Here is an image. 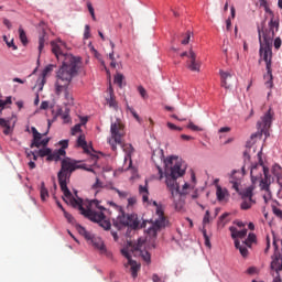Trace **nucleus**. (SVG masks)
<instances>
[{
    "label": "nucleus",
    "instance_id": "nucleus-1",
    "mask_svg": "<svg viewBox=\"0 0 282 282\" xmlns=\"http://www.w3.org/2000/svg\"><path fill=\"white\" fill-rule=\"evenodd\" d=\"M78 169H82V166L78 164V161L72 160L69 158L62 160V167L57 173V180L59 183L61 191L62 193H64V197L68 199L73 208H78L80 215H84V217H86L87 219H95V217H97L94 213V209L106 210L107 213H109V209L100 205V200L98 199L89 200L87 208H85L83 207V199L74 198L72 192L67 187V182H69V177H72L74 171H78Z\"/></svg>",
    "mask_w": 282,
    "mask_h": 282
},
{
    "label": "nucleus",
    "instance_id": "nucleus-2",
    "mask_svg": "<svg viewBox=\"0 0 282 282\" xmlns=\"http://www.w3.org/2000/svg\"><path fill=\"white\" fill-rule=\"evenodd\" d=\"M279 32V20L272 18L265 28V22L258 26V37L260 43L259 56L265 63L267 74L264 75V85L267 89L274 87V76L272 75V41H274V33Z\"/></svg>",
    "mask_w": 282,
    "mask_h": 282
},
{
    "label": "nucleus",
    "instance_id": "nucleus-3",
    "mask_svg": "<svg viewBox=\"0 0 282 282\" xmlns=\"http://www.w3.org/2000/svg\"><path fill=\"white\" fill-rule=\"evenodd\" d=\"M80 67H83L80 57L67 56L64 66H61L56 73L55 94L61 96V93L64 91L66 105L69 107H74V95L69 90V85L75 76H78Z\"/></svg>",
    "mask_w": 282,
    "mask_h": 282
},
{
    "label": "nucleus",
    "instance_id": "nucleus-4",
    "mask_svg": "<svg viewBox=\"0 0 282 282\" xmlns=\"http://www.w3.org/2000/svg\"><path fill=\"white\" fill-rule=\"evenodd\" d=\"M186 173V166L177 156H170L165 161V184L171 193V199L175 200V196L180 195V183L177 178Z\"/></svg>",
    "mask_w": 282,
    "mask_h": 282
},
{
    "label": "nucleus",
    "instance_id": "nucleus-5",
    "mask_svg": "<svg viewBox=\"0 0 282 282\" xmlns=\"http://www.w3.org/2000/svg\"><path fill=\"white\" fill-rule=\"evenodd\" d=\"M263 152H258V163L251 165L250 175L252 184H259L260 189L270 195V185L272 184V176L270 169L263 165Z\"/></svg>",
    "mask_w": 282,
    "mask_h": 282
},
{
    "label": "nucleus",
    "instance_id": "nucleus-6",
    "mask_svg": "<svg viewBox=\"0 0 282 282\" xmlns=\"http://www.w3.org/2000/svg\"><path fill=\"white\" fill-rule=\"evenodd\" d=\"M142 248H144V239L139 238L135 243L130 242V252L127 249L121 250V254L128 260L126 268L130 267V272L133 279L138 276V272L140 270V264L131 259V254H133V252H140L143 261H145V263H151V253H149V251L142 250Z\"/></svg>",
    "mask_w": 282,
    "mask_h": 282
},
{
    "label": "nucleus",
    "instance_id": "nucleus-7",
    "mask_svg": "<svg viewBox=\"0 0 282 282\" xmlns=\"http://www.w3.org/2000/svg\"><path fill=\"white\" fill-rule=\"evenodd\" d=\"M109 206L115 208L119 215L117 218L112 219V226L113 228H117V230H123V228H132V230H135L140 226V220L138 219V215L135 214H126L124 209H122L121 206H118L113 202L108 203Z\"/></svg>",
    "mask_w": 282,
    "mask_h": 282
},
{
    "label": "nucleus",
    "instance_id": "nucleus-8",
    "mask_svg": "<svg viewBox=\"0 0 282 282\" xmlns=\"http://www.w3.org/2000/svg\"><path fill=\"white\" fill-rule=\"evenodd\" d=\"M153 206H155L156 209L152 226L148 228L149 237H158V234L169 226V218L164 215V206L159 205L155 200L153 202Z\"/></svg>",
    "mask_w": 282,
    "mask_h": 282
},
{
    "label": "nucleus",
    "instance_id": "nucleus-9",
    "mask_svg": "<svg viewBox=\"0 0 282 282\" xmlns=\"http://www.w3.org/2000/svg\"><path fill=\"white\" fill-rule=\"evenodd\" d=\"M124 124L120 119H117L110 126V138H108V143L112 151H117L118 144H122V138H124Z\"/></svg>",
    "mask_w": 282,
    "mask_h": 282
},
{
    "label": "nucleus",
    "instance_id": "nucleus-10",
    "mask_svg": "<svg viewBox=\"0 0 282 282\" xmlns=\"http://www.w3.org/2000/svg\"><path fill=\"white\" fill-rule=\"evenodd\" d=\"M273 116L274 112H272V109H269L268 112L262 117L261 121H258L257 126L259 132L251 134V140H254V138H261L263 134L265 138H269Z\"/></svg>",
    "mask_w": 282,
    "mask_h": 282
},
{
    "label": "nucleus",
    "instance_id": "nucleus-11",
    "mask_svg": "<svg viewBox=\"0 0 282 282\" xmlns=\"http://www.w3.org/2000/svg\"><path fill=\"white\" fill-rule=\"evenodd\" d=\"M107 210H100V213L97 212V209H93V213L96 215L95 218H88L90 221H94L95 224H99L104 230H111V223L107 219L108 217H111V209Z\"/></svg>",
    "mask_w": 282,
    "mask_h": 282
},
{
    "label": "nucleus",
    "instance_id": "nucleus-12",
    "mask_svg": "<svg viewBox=\"0 0 282 282\" xmlns=\"http://www.w3.org/2000/svg\"><path fill=\"white\" fill-rule=\"evenodd\" d=\"M186 67L189 72L199 73L202 69V61L197 58V53H195L193 48H189L188 51Z\"/></svg>",
    "mask_w": 282,
    "mask_h": 282
},
{
    "label": "nucleus",
    "instance_id": "nucleus-13",
    "mask_svg": "<svg viewBox=\"0 0 282 282\" xmlns=\"http://www.w3.org/2000/svg\"><path fill=\"white\" fill-rule=\"evenodd\" d=\"M61 45H65V43H63L61 40L51 42L52 53L56 56L57 61H63L62 67H64L65 61H67V56H70L72 58L76 57L72 54H63Z\"/></svg>",
    "mask_w": 282,
    "mask_h": 282
},
{
    "label": "nucleus",
    "instance_id": "nucleus-14",
    "mask_svg": "<svg viewBox=\"0 0 282 282\" xmlns=\"http://www.w3.org/2000/svg\"><path fill=\"white\" fill-rule=\"evenodd\" d=\"M31 131L33 133V140L31 142V149H34V147L36 149H41V147H45L46 144H50V138L43 139V135H47V133L42 134L34 127L31 128Z\"/></svg>",
    "mask_w": 282,
    "mask_h": 282
},
{
    "label": "nucleus",
    "instance_id": "nucleus-15",
    "mask_svg": "<svg viewBox=\"0 0 282 282\" xmlns=\"http://www.w3.org/2000/svg\"><path fill=\"white\" fill-rule=\"evenodd\" d=\"M169 159H164V151L163 150H155L153 153H152V161L154 162L159 173H160V177L162 180V167H160V165L158 164V162H163L164 166H166V161Z\"/></svg>",
    "mask_w": 282,
    "mask_h": 282
},
{
    "label": "nucleus",
    "instance_id": "nucleus-16",
    "mask_svg": "<svg viewBox=\"0 0 282 282\" xmlns=\"http://www.w3.org/2000/svg\"><path fill=\"white\" fill-rule=\"evenodd\" d=\"M272 270H275L273 282H282V258L271 262Z\"/></svg>",
    "mask_w": 282,
    "mask_h": 282
},
{
    "label": "nucleus",
    "instance_id": "nucleus-17",
    "mask_svg": "<svg viewBox=\"0 0 282 282\" xmlns=\"http://www.w3.org/2000/svg\"><path fill=\"white\" fill-rule=\"evenodd\" d=\"M220 77H221V87H225V89H230V87H232V83H235V78L232 77V74L220 70Z\"/></svg>",
    "mask_w": 282,
    "mask_h": 282
},
{
    "label": "nucleus",
    "instance_id": "nucleus-18",
    "mask_svg": "<svg viewBox=\"0 0 282 282\" xmlns=\"http://www.w3.org/2000/svg\"><path fill=\"white\" fill-rule=\"evenodd\" d=\"M229 231L231 232V239L235 241H239V239H243L246 235H248V229L238 230L237 227H229Z\"/></svg>",
    "mask_w": 282,
    "mask_h": 282
},
{
    "label": "nucleus",
    "instance_id": "nucleus-19",
    "mask_svg": "<svg viewBox=\"0 0 282 282\" xmlns=\"http://www.w3.org/2000/svg\"><path fill=\"white\" fill-rule=\"evenodd\" d=\"M108 93H109V97L106 98L107 105H109V107H112L113 109H117L118 101H116V95H113V88L111 86H109Z\"/></svg>",
    "mask_w": 282,
    "mask_h": 282
},
{
    "label": "nucleus",
    "instance_id": "nucleus-20",
    "mask_svg": "<svg viewBox=\"0 0 282 282\" xmlns=\"http://www.w3.org/2000/svg\"><path fill=\"white\" fill-rule=\"evenodd\" d=\"M216 197L218 202H226V198L228 197V189L221 188V186L216 187Z\"/></svg>",
    "mask_w": 282,
    "mask_h": 282
},
{
    "label": "nucleus",
    "instance_id": "nucleus-21",
    "mask_svg": "<svg viewBox=\"0 0 282 282\" xmlns=\"http://www.w3.org/2000/svg\"><path fill=\"white\" fill-rule=\"evenodd\" d=\"M235 248H237V250H239L241 257H243L246 259V257H248L249 252H248V246H246V243L239 241V240H235Z\"/></svg>",
    "mask_w": 282,
    "mask_h": 282
},
{
    "label": "nucleus",
    "instance_id": "nucleus-22",
    "mask_svg": "<svg viewBox=\"0 0 282 282\" xmlns=\"http://www.w3.org/2000/svg\"><path fill=\"white\" fill-rule=\"evenodd\" d=\"M271 173H272V175H274V177H276L278 184H281V181H282V167H281V165L274 164L271 169Z\"/></svg>",
    "mask_w": 282,
    "mask_h": 282
},
{
    "label": "nucleus",
    "instance_id": "nucleus-23",
    "mask_svg": "<svg viewBox=\"0 0 282 282\" xmlns=\"http://www.w3.org/2000/svg\"><path fill=\"white\" fill-rule=\"evenodd\" d=\"M47 42V33L45 31L39 36V54H43V50L45 47V43Z\"/></svg>",
    "mask_w": 282,
    "mask_h": 282
},
{
    "label": "nucleus",
    "instance_id": "nucleus-24",
    "mask_svg": "<svg viewBox=\"0 0 282 282\" xmlns=\"http://www.w3.org/2000/svg\"><path fill=\"white\" fill-rule=\"evenodd\" d=\"M77 147H80L85 153H90L89 145H87V140H85V134H80L78 137Z\"/></svg>",
    "mask_w": 282,
    "mask_h": 282
},
{
    "label": "nucleus",
    "instance_id": "nucleus-25",
    "mask_svg": "<svg viewBox=\"0 0 282 282\" xmlns=\"http://www.w3.org/2000/svg\"><path fill=\"white\" fill-rule=\"evenodd\" d=\"M93 246L101 253L107 252V248H105V242L100 238L93 239Z\"/></svg>",
    "mask_w": 282,
    "mask_h": 282
},
{
    "label": "nucleus",
    "instance_id": "nucleus-26",
    "mask_svg": "<svg viewBox=\"0 0 282 282\" xmlns=\"http://www.w3.org/2000/svg\"><path fill=\"white\" fill-rule=\"evenodd\" d=\"M254 187L249 186L245 191L239 192V195H241V199H252Z\"/></svg>",
    "mask_w": 282,
    "mask_h": 282
},
{
    "label": "nucleus",
    "instance_id": "nucleus-27",
    "mask_svg": "<svg viewBox=\"0 0 282 282\" xmlns=\"http://www.w3.org/2000/svg\"><path fill=\"white\" fill-rule=\"evenodd\" d=\"M139 193L142 195L143 204H149V187L140 185Z\"/></svg>",
    "mask_w": 282,
    "mask_h": 282
},
{
    "label": "nucleus",
    "instance_id": "nucleus-28",
    "mask_svg": "<svg viewBox=\"0 0 282 282\" xmlns=\"http://www.w3.org/2000/svg\"><path fill=\"white\" fill-rule=\"evenodd\" d=\"M256 204L254 199L252 198H242V203L240 205L241 210H250L252 205Z\"/></svg>",
    "mask_w": 282,
    "mask_h": 282
},
{
    "label": "nucleus",
    "instance_id": "nucleus-29",
    "mask_svg": "<svg viewBox=\"0 0 282 282\" xmlns=\"http://www.w3.org/2000/svg\"><path fill=\"white\" fill-rule=\"evenodd\" d=\"M235 175H237V171H232L229 182L231 183V188H234V191H236V193H240L239 192V180H237L235 177Z\"/></svg>",
    "mask_w": 282,
    "mask_h": 282
},
{
    "label": "nucleus",
    "instance_id": "nucleus-30",
    "mask_svg": "<svg viewBox=\"0 0 282 282\" xmlns=\"http://www.w3.org/2000/svg\"><path fill=\"white\" fill-rule=\"evenodd\" d=\"M0 127H2L4 135H10V120L0 118Z\"/></svg>",
    "mask_w": 282,
    "mask_h": 282
},
{
    "label": "nucleus",
    "instance_id": "nucleus-31",
    "mask_svg": "<svg viewBox=\"0 0 282 282\" xmlns=\"http://www.w3.org/2000/svg\"><path fill=\"white\" fill-rule=\"evenodd\" d=\"M242 243H245L247 248H252V243H257V235L250 232L248 238Z\"/></svg>",
    "mask_w": 282,
    "mask_h": 282
},
{
    "label": "nucleus",
    "instance_id": "nucleus-32",
    "mask_svg": "<svg viewBox=\"0 0 282 282\" xmlns=\"http://www.w3.org/2000/svg\"><path fill=\"white\" fill-rule=\"evenodd\" d=\"M119 147L122 148L123 151H124V153L127 154L126 160H127V158L130 159V158H131V154L133 153V145H131V144H129V143L123 144V143L121 142V144H119Z\"/></svg>",
    "mask_w": 282,
    "mask_h": 282
},
{
    "label": "nucleus",
    "instance_id": "nucleus-33",
    "mask_svg": "<svg viewBox=\"0 0 282 282\" xmlns=\"http://www.w3.org/2000/svg\"><path fill=\"white\" fill-rule=\"evenodd\" d=\"M40 195H41L42 202H45L47 199V197H50V192L45 187V183L44 182L41 183Z\"/></svg>",
    "mask_w": 282,
    "mask_h": 282
},
{
    "label": "nucleus",
    "instance_id": "nucleus-34",
    "mask_svg": "<svg viewBox=\"0 0 282 282\" xmlns=\"http://www.w3.org/2000/svg\"><path fill=\"white\" fill-rule=\"evenodd\" d=\"M54 70V65H47L43 72H42V85H45V78L47 77V74H51V72Z\"/></svg>",
    "mask_w": 282,
    "mask_h": 282
},
{
    "label": "nucleus",
    "instance_id": "nucleus-35",
    "mask_svg": "<svg viewBox=\"0 0 282 282\" xmlns=\"http://www.w3.org/2000/svg\"><path fill=\"white\" fill-rule=\"evenodd\" d=\"M52 153V149L50 148H43L37 150V155L40 158H50V154Z\"/></svg>",
    "mask_w": 282,
    "mask_h": 282
},
{
    "label": "nucleus",
    "instance_id": "nucleus-36",
    "mask_svg": "<svg viewBox=\"0 0 282 282\" xmlns=\"http://www.w3.org/2000/svg\"><path fill=\"white\" fill-rule=\"evenodd\" d=\"M124 80V75L118 73L115 75V84L118 85V87H122V82Z\"/></svg>",
    "mask_w": 282,
    "mask_h": 282
},
{
    "label": "nucleus",
    "instance_id": "nucleus-37",
    "mask_svg": "<svg viewBox=\"0 0 282 282\" xmlns=\"http://www.w3.org/2000/svg\"><path fill=\"white\" fill-rule=\"evenodd\" d=\"M19 36H20L21 43L25 45V43H28V35L25 34V31L23 30V28L19 29Z\"/></svg>",
    "mask_w": 282,
    "mask_h": 282
},
{
    "label": "nucleus",
    "instance_id": "nucleus-38",
    "mask_svg": "<svg viewBox=\"0 0 282 282\" xmlns=\"http://www.w3.org/2000/svg\"><path fill=\"white\" fill-rule=\"evenodd\" d=\"M229 215H230L229 213L223 214L218 219V226H221V228H224V226L228 224V221H226V218L229 217Z\"/></svg>",
    "mask_w": 282,
    "mask_h": 282
},
{
    "label": "nucleus",
    "instance_id": "nucleus-39",
    "mask_svg": "<svg viewBox=\"0 0 282 282\" xmlns=\"http://www.w3.org/2000/svg\"><path fill=\"white\" fill-rule=\"evenodd\" d=\"M58 160H61V156L56 152L52 153V150H51V153H50L48 158H46V161L47 162H58Z\"/></svg>",
    "mask_w": 282,
    "mask_h": 282
},
{
    "label": "nucleus",
    "instance_id": "nucleus-40",
    "mask_svg": "<svg viewBox=\"0 0 282 282\" xmlns=\"http://www.w3.org/2000/svg\"><path fill=\"white\" fill-rule=\"evenodd\" d=\"M191 31H187L185 34H183V40L181 41L182 45H188L191 41Z\"/></svg>",
    "mask_w": 282,
    "mask_h": 282
},
{
    "label": "nucleus",
    "instance_id": "nucleus-41",
    "mask_svg": "<svg viewBox=\"0 0 282 282\" xmlns=\"http://www.w3.org/2000/svg\"><path fill=\"white\" fill-rule=\"evenodd\" d=\"M87 9L89 14L91 15L93 21H96V12L94 10V6L91 4V2H87Z\"/></svg>",
    "mask_w": 282,
    "mask_h": 282
},
{
    "label": "nucleus",
    "instance_id": "nucleus-42",
    "mask_svg": "<svg viewBox=\"0 0 282 282\" xmlns=\"http://www.w3.org/2000/svg\"><path fill=\"white\" fill-rule=\"evenodd\" d=\"M3 41L7 43L8 47H12V50L17 51L19 47H17V45H14V40H11L10 42H8V36L3 35Z\"/></svg>",
    "mask_w": 282,
    "mask_h": 282
},
{
    "label": "nucleus",
    "instance_id": "nucleus-43",
    "mask_svg": "<svg viewBox=\"0 0 282 282\" xmlns=\"http://www.w3.org/2000/svg\"><path fill=\"white\" fill-rule=\"evenodd\" d=\"M138 91L141 98H143V100H147V98H149V95L147 94V89H144L142 86L138 87Z\"/></svg>",
    "mask_w": 282,
    "mask_h": 282
},
{
    "label": "nucleus",
    "instance_id": "nucleus-44",
    "mask_svg": "<svg viewBox=\"0 0 282 282\" xmlns=\"http://www.w3.org/2000/svg\"><path fill=\"white\" fill-rule=\"evenodd\" d=\"M167 129H170L171 131H184L182 127H177L172 122H167Z\"/></svg>",
    "mask_w": 282,
    "mask_h": 282
},
{
    "label": "nucleus",
    "instance_id": "nucleus-45",
    "mask_svg": "<svg viewBox=\"0 0 282 282\" xmlns=\"http://www.w3.org/2000/svg\"><path fill=\"white\" fill-rule=\"evenodd\" d=\"M272 213L275 215V217L282 219V210L274 205L272 206Z\"/></svg>",
    "mask_w": 282,
    "mask_h": 282
},
{
    "label": "nucleus",
    "instance_id": "nucleus-46",
    "mask_svg": "<svg viewBox=\"0 0 282 282\" xmlns=\"http://www.w3.org/2000/svg\"><path fill=\"white\" fill-rule=\"evenodd\" d=\"M206 224H210V210H206L203 218V226H206Z\"/></svg>",
    "mask_w": 282,
    "mask_h": 282
},
{
    "label": "nucleus",
    "instance_id": "nucleus-47",
    "mask_svg": "<svg viewBox=\"0 0 282 282\" xmlns=\"http://www.w3.org/2000/svg\"><path fill=\"white\" fill-rule=\"evenodd\" d=\"M64 217L67 219L68 224H74V216L72 214L67 213V210L63 209Z\"/></svg>",
    "mask_w": 282,
    "mask_h": 282
},
{
    "label": "nucleus",
    "instance_id": "nucleus-48",
    "mask_svg": "<svg viewBox=\"0 0 282 282\" xmlns=\"http://www.w3.org/2000/svg\"><path fill=\"white\" fill-rule=\"evenodd\" d=\"M187 129H191L192 131H203V129L199 128V126H195L193 121H189V123L187 124Z\"/></svg>",
    "mask_w": 282,
    "mask_h": 282
},
{
    "label": "nucleus",
    "instance_id": "nucleus-49",
    "mask_svg": "<svg viewBox=\"0 0 282 282\" xmlns=\"http://www.w3.org/2000/svg\"><path fill=\"white\" fill-rule=\"evenodd\" d=\"M116 193L119 195L120 199H127L129 197V192H122L120 189H116Z\"/></svg>",
    "mask_w": 282,
    "mask_h": 282
},
{
    "label": "nucleus",
    "instance_id": "nucleus-50",
    "mask_svg": "<svg viewBox=\"0 0 282 282\" xmlns=\"http://www.w3.org/2000/svg\"><path fill=\"white\" fill-rule=\"evenodd\" d=\"M189 187H191V185L188 183H185L183 185L182 191H180L178 195H186V193H188L187 191H188Z\"/></svg>",
    "mask_w": 282,
    "mask_h": 282
},
{
    "label": "nucleus",
    "instance_id": "nucleus-51",
    "mask_svg": "<svg viewBox=\"0 0 282 282\" xmlns=\"http://www.w3.org/2000/svg\"><path fill=\"white\" fill-rule=\"evenodd\" d=\"M80 123L76 124L75 127L72 128V135H76V133H80Z\"/></svg>",
    "mask_w": 282,
    "mask_h": 282
},
{
    "label": "nucleus",
    "instance_id": "nucleus-52",
    "mask_svg": "<svg viewBox=\"0 0 282 282\" xmlns=\"http://www.w3.org/2000/svg\"><path fill=\"white\" fill-rule=\"evenodd\" d=\"M281 44H282L281 37H276L273 43L275 50H281Z\"/></svg>",
    "mask_w": 282,
    "mask_h": 282
},
{
    "label": "nucleus",
    "instance_id": "nucleus-53",
    "mask_svg": "<svg viewBox=\"0 0 282 282\" xmlns=\"http://www.w3.org/2000/svg\"><path fill=\"white\" fill-rule=\"evenodd\" d=\"M76 229L79 232V235L82 236L87 235V229H85V227L77 225Z\"/></svg>",
    "mask_w": 282,
    "mask_h": 282
},
{
    "label": "nucleus",
    "instance_id": "nucleus-54",
    "mask_svg": "<svg viewBox=\"0 0 282 282\" xmlns=\"http://www.w3.org/2000/svg\"><path fill=\"white\" fill-rule=\"evenodd\" d=\"M128 111H131L133 118H135V120H138V122H140V116L138 115V112H135L133 109H131V107H127Z\"/></svg>",
    "mask_w": 282,
    "mask_h": 282
},
{
    "label": "nucleus",
    "instance_id": "nucleus-55",
    "mask_svg": "<svg viewBox=\"0 0 282 282\" xmlns=\"http://www.w3.org/2000/svg\"><path fill=\"white\" fill-rule=\"evenodd\" d=\"M138 204V199L135 197L128 198V206H135Z\"/></svg>",
    "mask_w": 282,
    "mask_h": 282
},
{
    "label": "nucleus",
    "instance_id": "nucleus-56",
    "mask_svg": "<svg viewBox=\"0 0 282 282\" xmlns=\"http://www.w3.org/2000/svg\"><path fill=\"white\" fill-rule=\"evenodd\" d=\"M59 144L62 145V149H67L69 147V140H62L59 141Z\"/></svg>",
    "mask_w": 282,
    "mask_h": 282
},
{
    "label": "nucleus",
    "instance_id": "nucleus-57",
    "mask_svg": "<svg viewBox=\"0 0 282 282\" xmlns=\"http://www.w3.org/2000/svg\"><path fill=\"white\" fill-rule=\"evenodd\" d=\"M3 25H6L8 30H12V22H10V20L3 19Z\"/></svg>",
    "mask_w": 282,
    "mask_h": 282
},
{
    "label": "nucleus",
    "instance_id": "nucleus-58",
    "mask_svg": "<svg viewBox=\"0 0 282 282\" xmlns=\"http://www.w3.org/2000/svg\"><path fill=\"white\" fill-rule=\"evenodd\" d=\"M40 109H43V110L50 109V101H42Z\"/></svg>",
    "mask_w": 282,
    "mask_h": 282
},
{
    "label": "nucleus",
    "instance_id": "nucleus-59",
    "mask_svg": "<svg viewBox=\"0 0 282 282\" xmlns=\"http://www.w3.org/2000/svg\"><path fill=\"white\" fill-rule=\"evenodd\" d=\"M93 188H102V183L99 178L96 180V183L93 185Z\"/></svg>",
    "mask_w": 282,
    "mask_h": 282
},
{
    "label": "nucleus",
    "instance_id": "nucleus-60",
    "mask_svg": "<svg viewBox=\"0 0 282 282\" xmlns=\"http://www.w3.org/2000/svg\"><path fill=\"white\" fill-rule=\"evenodd\" d=\"M232 26V21L229 19L226 20V30L230 32V28Z\"/></svg>",
    "mask_w": 282,
    "mask_h": 282
},
{
    "label": "nucleus",
    "instance_id": "nucleus-61",
    "mask_svg": "<svg viewBox=\"0 0 282 282\" xmlns=\"http://www.w3.org/2000/svg\"><path fill=\"white\" fill-rule=\"evenodd\" d=\"M251 151H252V148H249L248 150L245 151L243 155H245L246 160H250Z\"/></svg>",
    "mask_w": 282,
    "mask_h": 282
},
{
    "label": "nucleus",
    "instance_id": "nucleus-62",
    "mask_svg": "<svg viewBox=\"0 0 282 282\" xmlns=\"http://www.w3.org/2000/svg\"><path fill=\"white\" fill-rule=\"evenodd\" d=\"M56 154H57L59 158L65 156V155H66L65 149L61 148V149L56 152Z\"/></svg>",
    "mask_w": 282,
    "mask_h": 282
},
{
    "label": "nucleus",
    "instance_id": "nucleus-63",
    "mask_svg": "<svg viewBox=\"0 0 282 282\" xmlns=\"http://www.w3.org/2000/svg\"><path fill=\"white\" fill-rule=\"evenodd\" d=\"M85 39H89V25L86 24L85 26V34H84Z\"/></svg>",
    "mask_w": 282,
    "mask_h": 282
},
{
    "label": "nucleus",
    "instance_id": "nucleus-64",
    "mask_svg": "<svg viewBox=\"0 0 282 282\" xmlns=\"http://www.w3.org/2000/svg\"><path fill=\"white\" fill-rule=\"evenodd\" d=\"M152 281H153V282H160V281H162V279H160V275H159V274H153V275H152Z\"/></svg>",
    "mask_w": 282,
    "mask_h": 282
}]
</instances>
